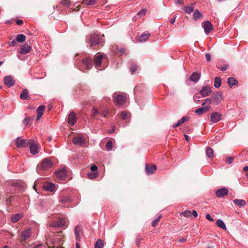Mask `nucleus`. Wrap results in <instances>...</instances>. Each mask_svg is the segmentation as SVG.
<instances>
[{
    "label": "nucleus",
    "instance_id": "nucleus-1",
    "mask_svg": "<svg viewBox=\"0 0 248 248\" xmlns=\"http://www.w3.org/2000/svg\"><path fill=\"white\" fill-rule=\"evenodd\" d=\"M104 35L94 33L86 36V42L90 44L91 46L96 45L102 46L104 43Z\"/></svg>",
    "mask_w": 248,
    "mask_h": 248
},
{
    "label": "nucleus",
    "instance_id": "nucleus-2",
    "mask_svg": "<svg viewBox=\"0 0 248 248\" xmlns=\"http://www.w3.org/2000/svg\"><path fill=\"white\" fill-rule=\"evenodd\" d=\"M222 99V96L221 94H213L211 98H207L204 101L202 106L209 105L211 103L217 105L221 102Z\"/></svg>",
    "mask_w": 248,
    "mask_h": 248
},
{
    "label": "nucleus",
    "instance_id": "nucleus-3",
    "mask_svg": "<svg viewBox=\"0 0 248 248\" xmlns=\"http://www.w3.org/2000/svg\"><path fill=\"white\" fill-rule=\"evenodd\" d=\"M73 142L75 145L81 146L85 143V140L82 135L77 134L73 137Z\"/></svg>",
    "mask_w": 248,
    "mask_h": 248
},
{
    "label": "nucleus",
    "instance_id": "nucleus-4",
    "mask_svg": "<svg viewBox=\"0 0 248 248\" xmlns=\"http://www.w3.org/2000/svg\"><path fill=\"white\" fill-rule=\"evenodd\" d=\"M53 166V163L50 159L46 158L42 160L40 168L42 170H46Z\"/></svg>",
    "mask_w": 248,
    "mask_h": 248
},
{
    "label": "nucleus",
    "instance_id": "nucleus-5",
    "mask_svg": "<svg viewBox=\"0 0 248 248\" xmlns=\"http://www.w3.org/2000/svg\"><path fill=\"white\" fill-rule=\"evenodd\" d=\"M31 143V140H23L21 137H18L16 140V144L18 148H24Z\"/></svg>",
    "mask_w": 248,
    "mask_h": 248
},
{
    "label": "nucleus",
    "instance_id": "nucleus-6",
    "mask_svg": "<svg viewBox=\"0 0 248 248\" xmlns=\"http://www.w3.org/2000/svg\"><path fill=\"white\" fill-rule=\"evenodd\" d=\"M103 56L104 54L97 53L94 56V63L95 67L97 70H101L99 68L101 66Z\"/></svg>",
    "mask_w": 248,
    "mask_h": 248
},
{
    "label": "nucleus",
    "instance_id": "nucleus-7",
    "mask_svg": "<svg viewBox=\"0 0 248 248\" xmlns=\"http://www.w3.org/2000/svg\"><path fill=\"white\" fill-rule=\"evenodd\" d=\"M202 25L206 34H208L214 29L213 25L209 21H206L202 23Z\"/></svg>",
    "mask_w": 248,
    "mask_h": 248
},
{
    "label": "nucleus",
    "instance_id": "nucleus-8",
    "mask_svg": "<svg viewBox=\"0 0 248 248\" xmlns=\"http://www.w3.org/2000/svg\"><path fill=\"white\" fill-rule=\"evenodd\" d=\"M126 101V97L123 94H118L114 98V102L118 105H123Z\"/></svg>",
    "mask_w": 248,
    "mask_h": 248
},
{
    "label": "nucleus",
    "instance_id": "nucleus-9",
    "mask_svg": "<svg viewBox=\"0 0 248 248\" xmlns=\"http://www.w3.org/2000/svg\"><path fill=\"white\" fill-rule=\"evenodd\" d=\"M4 84L8 87L13 86L15 83V81L11 76H5L3 79Z\"/></svg>",
    "mask_w": 248,
    "mask_h": 248
},
{
    "label": "nucleus",
    "instance_id": "nucleus-10",
    "mask_svg": "<svg viewBox=\"0 0 248 248\" xmlns=\"http://www.w3.org/2000/svg\"><path fill=\"white\" fill-rule=\"evenodd\" d=\"M82 64L85 66L87 70L92 68L93 65V60L89 58H86L82 60Z\"/></svg>",
    "mask_w": 248,
    "mask_h": 248
},
{
    "label": "nucleus",
    "instance_id": "nucleus-11",
    "mask_svg": "<svg viewBox=\"0 0 248 248\" xmlns=\"http://www.w3.org/2000/svg\"><path fill=\"white\" fill-rule=\"evenodd\" d=\"M77 118L76 116V114L74 112H71L68 117L67 122L68 124L71 126H73L76 122Z\"/></svg>",
    "mask_w": 248,
    "mask_h": 248
},
{
    "label": "nucleus",
    "instance_id": "nucleus-12",
    "mask_svg": "<svg viewBox=\"0 0 248 248\" xmlns=\"http://www.w3.org/2000/svg\"><path fill=\"white\" fill-rule=\"evenodd\" d=\"M229 191L228 189L225 187H223L218 189L216 192L217 197L218 198H222L225 195L228 194Z\"/></svg>",
    "mask_w": 248,
    "mask_h": 248
},
{
    "label": "nucleus",
    "instance_id": "nucleus-13",
    "mask_svg": "<svg viewBox=\"0 0 248 248\" xmlns=\"http://www.w3.org/2000/svg\"><path fill=\"white\" fill-rule=\"evenodd\" d=\"M157 167L155 165H149L147 164L145 166V171L148 175H151L154 173L156 170Z\"/></svg>",
    "mask_w": 248,
    "mask_h": 248
},
{
    "label": "nucleus",
    "instance_id": "nucleus-14",
    "mask_svg": "<svg viewBox=\"0 0 248 248\" xmlns=\"http://www.w3.org/2000/svg\"><path fill=\"white\" fill-rule=\"evenodd\" d=\"M221 115L220 113L215 112L211 114L210 120L213 123L218 122L221 118Z\"/></svg>",
    "mask_w": 248,
    "mask_h": 248
},
{
    "label": "nucleus",
    "instance_id": "nucleus-15",
    "mask_svg": "<svg viewBox=\"0 0 248 248\" xmlns=\"http://www.w3.org/2000/svg\"><path fill=\"white\" fill-rule=\"evenodd\" d=\"M31 49L30 46L28 44L22 45L20 47V53L21 54H27L29 53Z\"/></svg>",
    "mask_w": 248,
    "mask_h": 248
},
{
    "label": "nucleus",
    "instance_id": "nucleus-16",
    "mask_svg": "<svg viewBox=\"0 0 248 248\" xmlns=\"http://www.w3.org/2000/svg\"><path fill=\"white\" fill-rule=\"evenodd\" d=\"M43 189L52 192L55 190V186L51 183H46L43 186Z\"/></svg>",
    "mask_w": 248,
    "mask_h": 248
},
{
    "label": "nucleus",
    "instance_id": "nucleus-17",
    "mask_svg": "<svg viewBox=\"0 0 248 248\" xmlns=\"http://www.w3.org/2000/svg\"><path fill=\"white\" fill-rule=\"evenodd\" d=\"M29 145L30 152L32 154L35 155L38 153V145L37 144L33 142V141L31 140V143H30Z\"/></svg>",
    "mask_w": 248,
    "mask_h": 248
},
{
    "label": "nucleus",
    "instance_id": "nucleus-18",
    "mask_svg": "<svg viewBox=\"0 0 248 248\" xmlns=\"http://www.w3.org/2000/svg\"><path fill=\"white\" fill-rule=\"evenodd\" d=\"M63 180L67 179L68 180L71 179V171L68 170V168L63 166Z\"/></svg>",
    "mask_w": 248,
    "mask_h": 248
},
{
    "label": "nucleus",
    "instance_id": "nucleus-19",
    "mask_svg": "<svg viewBox=\"0 0 248 248\" xmlns=\"http://www.w3.org/2000/svg\"><path fill=\"white\" fill-rule=\"evenodd\" d=\"M46 107L45 106L42 105L39 107L37 109V116L36 118V120H38L43 115L44 112L45 111Z\"/></svg>",
    "mask_w": 248,
    "mask_h": 248
},
{
    "label": "nucleus",
    "instance_id": "nucleus-20",
    "mask_svg": "<svg viewBox=\"0 0 248 248\" xmlns=\"http://www.w3.org/2000/svg\"><path fill=\"white\" fill-rule=\"evenodd\" d=\"M31 229H28V230L24 231L22 233L21 239L23 241H25L26 239L30 237V236H31Z\"/></svg>",
    "mask_w": 248,
    "mask_h": 248
},
{
    "label": "nucleus",
    "instance_id": "nucleus-21",
    "mask_svg": "<svg viewBox=\"0 0 248 248\" xmlns=\"http://www.w3.org/2000/svg\"><path fill=\"white\" fill-rule=\"evenodd\" d=\"M193 16L194 19L196 21L202 19L203 17L202 14L198 9L194 11Z\"/></svg>",
    "mask_w": 248,
    "mask_h": 248
},
{
    "label": "nucleus",
    "instance_id": "nucleus-22",
    "mask_svg": "<svg viewBox=\"0 0 248 248\" xmlns=\"http://www.w3.org/2000/svg\"><path fill=\"white\" fill-rule=\"evenodd\" d=\"M151 34L148 32H144L142 33L139 39L140 42H145L150 37Z\"/></svg>",
    "mask_w": 248,
    "mask_h": 248
},
{
    "label": "nucleus",
    "instance_id": "nucleus-23",
    "mask_svg": "<svg viewBox=\"0 0 248 248\" xmlns=\"http://www.w3.org/2000/svg\"><path fill=\"white\" fill-rule=\"evenodd\" d=\"M120 116L124 120H127L131 117V114L127 111H123L120 112Z\"/></svg>",
    "mask_w": 248,
    "mask_h": 248
},
{
    "label": "nucleus",
    "instance_id": "nucleus-24",
    "mask_svg": "<svg viewBox=\"0 0 248 248\" xmlns=\"http://www.w3.org/2000/svg\"><path fill=\"white\" fill-rule=\"evenodd\" d=\"M209 107L208 106H205L203 108H200L196 109L195 110V112L199 115H201L206 112H207L209 109Z\"/></svg>",
    "mask_w": 248,
    "mask_h": 248
},
{
    "label": "nucleus",
    "instance_id": "nucleus-25",
    "mask_svg": "<svg viewBox=\"0 0 248 248\" xmlns=\"http://www.w3.org/2000/svg\"><path fill=\"white\" fill-rule=\"evenodd\" d=\"M23 217V215L21 214H16L12 215L11 217V221L13 223L17 222L20 219H21Z\"/></svg>",
    "mask_w": 248,
    "mask_h": 248
},
{
    "label": "nucleus",
    "instance_id": "nucleus-26",
    "mask_svg": "<svg viewBox=\"0 0 248 248\" xmlns=\"http://www.w3.org/2000/svg\"><path fill=\"white\" fill-rule=\"evenodd\" d=\"M200 78V75L197 72H194L190 77V80L196 83L199 80Z\"/></svg>",
    "mask_w": 248,
    "mask_h": 248
},
{
    "label": "nucleus",
    "instance_id": "nucleus-27",
    "mask_svg": "<svg viewBox=\"0 0 248 248\" xmlns=\"http://www.w3.org/2000/svg\"><path fill=\"white\" fill-rule=\"evenodd\" d=\"M194 5L193 3L190 4L189 6H185L184 7V10L187 14H189L192 12L194 11Z\"/></svg>",
    "mask_w": 248,
    "mask_h": 248
},
{
    "label": "nucleus",
    "instance_id": "nucleus-28",
    "mask_svg": "<svg viewBox=\"0 0 248 248\" xmlns=\"http://www.w3.org/2000/svg\"><path fill=\"white\" fill-rule=\"evenodd\" d=\"M62 219H59L57 221H54L52 222L51 224L50 225V226L54 227V228H60L61 227L62 225Z\"/></svg>",
    "mask_w": 248,
    "mask_h": 248
},
{
    "label": "nucleus",
    "instance_id": "nucleus-29",
    "mask_svg": "<svg viewBox=\"0 0 248 248\" xmlns=\"http://www.w3.org/2000/svg\"><path fill=\"white\" fill-rule=\"evenodd\" d=\"M233 202L239 207H243L246 204V202L243 200L235 199L233 201Z\"/></svg>",
    "mask_w": 248,
    "mask_h": 248
},
{
    "label": "nucleus",
    "instance_id": "nucleus-30",
    "mask_svg": "<svg viewBox=\"0 0 248 248\" xmlns=\"http://www.w3.org/2000/svg\"><path fill=\"white\" fill-rule=\"evenodd\" d=\"M206 154L209 158H213L214 157L213 150L210 147H208L206 149Z\"/></svg>",
    "mask_w": 248,
    "mask_h": 248
},
{
    "label": "nucleus",
    "instance_id": "nucleus-31",
    "mask_svg": "<svg viewBox=\"0 0 248 248\" xmlns=\"http://www.w3.org/2000/svg\"><path fill=\"white\" fill-rule=\"evenodd\" d=\"M228 83L230 86L232 87V85L237 83V80L234 78L231 77L228 78Z\"/></svg>",
    "mask_w": 248,
    "mask_h": 248
},
{
    "label": "nucleus",
    "instance_id": "nucleus-32",
    "mask_svg": "<svg viewBox=\"0 0 248 248\" xmlns=\"http://www.w3.org/2000/svg\"><path fill=\"white\" fill-rule=\"evenodd\" d=\"M16 39L17 42L22 43L25 40L26 36L22 34H19L17 35Z\"/></svg>",
    "mask_w": 248,
    "mask_h": 248
},
{
    "label": "nucleus",
    "instance_id": "nucleus-33",
    "mask_svg": "<svg viewBox=\"0 0 248 248\" xmlns=\"http://www.w3.org/2000/svg\"><path fill=\"white\" fill-rule=\"evenodd\" d=\"M217 225L220 228H222V229L225 230H226V227L224 223V222L220 219H218L217 220Z\"/></svg>",
    "mask_w": 248,
    "mask_h": 248
},
{
    "label": "nucleus",
    "instance_id": "nucleus-34",
    "mask_svg": "<svg viewBox=\"0 0 248 248\" xmlns=\"http://www.w3.org/2000/svg\"><path fill=\"white\" fill-rule=\"evenodd\" d=\"M200 93H211V88L208 85L203 86Z\"/></svg>",
    "mask_w": 248,
    "mask_h": 248
},
{
    "label": "nucleus",
    "instance_id": "nucleus-35",
    "mask_svg": "<svg viewBox=\"0 0 248 248\" xmlns=\"http://www.w3.org/2000/svg\"><path fill=\"white\" fill-rule=\"evenodd\" d=\"M103 241L100 239H98L95 244L94 248H103Z\"/></svg>",
    "mask_w": 248,
    "mask_h": 248
},
{
    "label": "nucleus",
    "instance_id": "nucleus-36",
    "mask_svg": "<svg viewBox=\"0 0 248 248\" xmlns=\"http://www.w3.org/2000/svg\"><path fill=\"white\" fill-rule=\"evenodd\" d=\"M221 85V78L219 77H216L214 80V86L218 88Z\"/></svg>",
    "mask_w": 248,
    "mask_h": 248
},
{
    "label": "nucleus",
    "instance_id": "nucleus-37",
    "mask_svg": "<svg viewBox=\"0 0 248 248\" xmlns=\"http://www.w3.org/2000/svg\"><path fill=\"white\" fill-rule=\"evenodd\" d=\"M79 227L78 226H75V227L74 228L75 235L78 241H79L80 240V237L79 236Z\"/></svg>",
    "mask_w": 248,
    "mask_h": 248
},
{
    "label": "nucleus",
    "instance_id": "nucleus-38",
    "mask_svg": "<svg viewBox=\"0 0 248 248\" xmlns=\"http://www.w3.org/2000/svg\"><path fill=\"white\" fill-rule=\"evenodd\" d=\"M56 177L59 180H62V169H60L56 171L55 173Z\"/></svg>",
    "mask_w": 248,
    "mask_h": 248
},
{
    "label": "nucleus",
    "instance_id": "nucleus-39",
    "mask_svg": "<svg viewBox=\"0 0 248 248\" xmlns=\"http://www.w3.org/2000/svg\"><path fill=\"white\" fill-rule=\"evenodd\" d=\"M69 225V220L63 215V230L65 229Z\"/></svg>",
    "mask_w": 248,
    "mask_h": 248
},
{
    "label": "nucleus",
    "instance_id": "nucleus-40",
    "mask_svg": "<svg viewBox=\"0 0 248 248\" xmlns=\"http://www.w3.org/2000/svg\"><path fill=\"white\" fill-rule=\"evenodd\" d=\"M161 218H162V215H159L156 219H155L153 221L152 223V226L153 227H155Z\"/></svg>",
    "mask_w": 248,
    "mask_h": 248
},
{
    "label": "nucleus",
    "instance_id": "nucleus-41",
    "mask_svg": "<svg viewBox=\"0 0 248 248\" xmlns=\"http://www.w3.org/2000/svg\"><path fill=\"white\" fill-rule=\"evenodd\" d=\"M96 0H83V3L84 4L91 5L95 3Z\"/></svg>",
    "mask_w": 248,
    "mask_h": 248
},
{
    "label": "nucleus",
    "instance_id": "nucleus-42",
    "mask_svg": "<svg viewBox=\"0 0 248 248\" xmlns=\"http://www.w3.org/2000/svg\"><path fill=\"white\" fill-rule=\"evenodd\" d=\"M17 41L16 40V39H13L11 41H9L8 43H7V44L8 45V46L9 47H11V46H15L17 45Z\"/></svg>",
    "mask_w": 248,
    "mask_h": 248
},
{
    "label": "nucleus",
    "instance_id": "nucleus-43",
    "mask_svg": "<svg viewBox=\"0 0 248 248\" xmlns=\"http://www.w3.org/2000/svg\"><path fill=\"white\" fill-rule=\"evenodd\" d=\"M181 216H184L186 217H190L191 216V212L189 210H185L184 212L180 213Z\"/></svg>",
    "mask_w": 248,
    "mask_h": 248
},
{
    "label": "nucleus",
    "instance_id": "nucleus-44",
    "mask_svg": "<svg viewBox=\"0 0 248 248\" xmlns=\"http://www.w3.org/2000/svg\"><path fill=\"white\" fill-rule=\"evenodd\" d=\"M113 143L111 140H108L106 145L107 150L111 151L112 149Z\"/></svg>",
    "mask_w": 248,
    "mask_h": 248
},
{
    "label": "nucleus",
    "instance_id": "nucleus-45",
    "mask_svg": "<svg viewBox=\"0 0 248 248\" xmlns=\"http://www.w3.org/2000/svg\"><path fill=\"white\" fill-rule=\"evenodd\" d=\"M137 66L136 64L132 63L130 67V70L131 71V74H134L135 72L137 70Z\"/></svg>",
    "mask_w": 248,
    "mask_h": 248
},
{
    "label": "nucleus",
    "instance_id": "nucleus-46",
    "mask_svg": "<svg viewBox=\"0 0 248 248\" xmlns=\"http://www.w3.org/2000/svg\"><path fill=\"white\" fill-rule=\"evenodd\" d=\"M146 10L145 9H142L137 13V16L139 17L144 16L146 13Z\"/></svg>",
    "mask_w": 248,
    "mask_h": 248
},
{
    "label": "nucleus",
    "instance_id": "nucleus-47",
    "mask_svg": "<svg viewBox=\"0 0 248 248\" xmlns=\"http://www.w3.org/2000/svg\"><path fill=\"white\" fill-rule=\"evenodd\" d=\"M217 66L221 71H225L229 67V65L228 64H225L223 65V66H220L219 65H217Z\"/></svg>",
    "mask_w": 248,
    "mask_h": 248
},
{
    "label": "nucleus",
    "instance_id": "nucleus-48",
    "mask_svg": "<svg viewBox=\"0 0 248 248\" xmlns=\"http://www.w3.org/2000/svg\"><path fill=\"white\" fill-rule=\"evenodd\" d=\"M189 120V117L188 116H184L181 119L178 121L180 124L181 125L186 122H187Z\"/></svg>",
    "mask_w": 248,
    "mask_h": 248
},
{
    "label": "nucleus",
    "instance_id": "nucleus-49",
    "mask_svg": "<svg viewBox=\"0 0 248 248\" xmlns=\"http://www.w3.org/2000/svg\"><path fill=\"white\" fill-rule=\"evenodd\" d=\"M20 98L22 100H29L31 99V96L29 94H20Z\"/></svg>",
    "mask_w": 248,
    "mask_h": 248
},
{
    "label": "nucleus",
    "instance_id": "nucleus-50",
    "mask_svg": "<svg viewBox=\"0 0 248 248\" xmlns=\"http://www.w3.org/2000/svg\"><path fill=\"white\" fill-rule=\"evenodd\" d=\"M234 159V156H227L226 159V162L229 164L232 163L233 160Z\"/></svg>",
    "mask_w": 248,
    "mask_h": 248
},
{
    "label": "nucleus",
    "instance_id": "nucleus-51",
    "mask_svg": "<svg viewBox=\"0 0 248 248\" xmlns=\"http://www.w3.org/2000/svg\"><path fill=\"white\" fill-rule=\"evenodd\" d=\"M101 115L104 117H107L109 114V110L108 109H105L100 112Z\"/></svg>",
    "mask_w": 248,
    "mask_h": 248
},
{
    "label": "nucleus",
    "instance_id": "nucleus-52",
    "mask_svg": "<svg viewBox=\"0 0 248 248\" xmlns=\"http://www.w3.org/2000/svg\"><path fill=\"white\" fill-rule=\"evenodd\" d=\"M88 176L90 179H94L96 177L97 174L94 172H90L88 173Z\"/></svg>",
    "mask_w": 248,
    "mask_h": 248
},
{
    "label": "nucleus",
    "instance_id": "nucleus-53",
    "mask_svg": "<svg viewBox=\"0 0 248 248\" xmlns=\"http://www.w3.org/2000/svg\"><path fill=\"white\" fill-rule=\"evenodd\" d=\"M30 121V118H29V117H26V118H25L24 119L23 122V124H24L25 125H26V126L28 125V124H29V123Z\"/></svg>",
    "mask_w": 248,
    "mask_h": 248
},
{
    "label": "nucleus",
    "instance_id": "nucleus-54",
    "mask_svg": "<svg viewBox=\"0 0 248 248\" xmlns=\"http://www.w3.org/2000/svg\"><path fill=\"white\" fill-rule=\"evenodd\" d=\"M98 113V111L95 108H93L92 114V116L93 117H94L95 115H96Z\"/></svg>",
    "mask_w": 248,
    "mask_h": 248
},
{
    "label": "nucleus",
    "instance_id": "nucleus-55",
    "mask_svg": "<svg viewBox=\"0 0 248 248\" xmlns=\"http://www.w3.org/2000/svg\"><path fill=\"white\" fill-rule=\"evenodd\" d=\"M62 3L63 5H65L67 6H69L71 2L70 0H63Z\"/></svg>",
    "mask_w": 248,
    "mask_h": 248
},
{
    "label": "nucleus",
    "instance_id": "nucleus-56",
    "mask_svg": "<svg viewBox=\"0 0 248 248\" xmlns=\"http://www.w3.org/2000/svg\"><path fill=\"white\" fill-rule=\"evenodd\" d=\"M205 58L207 62H209L211 60V56L209 53L205 54Z\"/></svg>",
    "mask_w": 248,
    "mask_h": 248
},
{
    "label": "nucleus",
    "instance_id": "nucleus-57",
    "mask_svg": "<svg viewBox=\"0 0 248 248\" xmlns=\"http://www.w3.org/2000/svg\"><path fill=\"white\" fill-rule=\"evenodd\" d=\"M206 218L210 221H214V219L211 217L210 215L209 214H206Z\"/></svg>",
    "mask_w": 248,
    "mask_h": 248
},
{
    "label": "nucleus",
    "instance_id": "nucleus-58",
    "mask_svg": "<svg viewBox=\"0 0 248 248\" xmlns=\"http://www.w3.org/2000/svg\"><path fill=\"white\" fill-rule=\"evenodd\" d=\"M16 23L18 25H21L22 24H23V21L21 19H17L16 21Z\"/></svg>",
    "mask_w": 248,
    "mask_h": 248
},
{
    "label": "nucleus",
    "instance_id": "nucleus-59",
    "mask_svg": "<svg viewBox=\"0 0 248 248\" xmlns=\"http://www.w3.org/2000/svg\"><path fill=\"white\" fill-rule=\"evenodd\" d=\"M97 170V167L95 165H93L91 167V170L93 172L95 171L96 170Z\"/></svg>",
    "mask_w": 248,
    "mask_h": 248
},
{
    "label": "nucleus",
    "instance_id": "nucleus-60",
    "mask_svg": "<svg viewBox=\"0 0 248 248\" xmlns=\"http://www.w3.org/2000/svg\"><path fill=\"white\" fill-rule=\"evenodd\" d=\"M62 201H63V203L64 202H68L70 201V199L69 197H63Z\"/></svg>",
    "mask_w": 248,
    "mask_h": 248
},
{
    "label": "nucleus",
    "instance_id": "nucleus-61",
    "mask_svg": "<svg viewBox=\"0 0 248 248\" xmlns=\"http://www.w3.org/2000/svg\"><path fill=\"white\" fill-rule=\"evenodd\" d=\"M176 3L177 4L183 5L184 4V1L183 0H177Z\"/></svg>",
    "mask_w": 248,
    "mask_h": 248
},
{
    "label": "nucleus",
    "instance_id": "nucleus-62",
    "mask_svg": "<svg viewBox=\"0 0 248 248\" xmlns=\"http://www.w3.org/2000/svg\"><path fill=\"white\" fill-rule=\"evenodd\" d=\"M142 240V238H140V237H138L136 239V244L137 245H140V241Z\"/></svg>",
    "mask_w": 248,
    "mask_h": 248
},
{
    "label": "nucleus",
    "instance_id": "nucleus-63",
    "mask_svg": "<svg viewBox=\"0 0 248 248\" xmlns=\"http://www.w3.org/2000/svg\"><path fill=\"white\" fill-rule=\"evenodd\" d=\"M191 215H192L195 217H196L198 216V213L196 210H193Z\"/></svg>",
    "mask_w": 248,
    "mask_h": 248
},
{
    "label": "nucleus",
    "instance_id": "nucleus-64",
    "mask_svg": "<svg viewBox=\"0 0 248 248\" xmlns=\"http://www.w3.org/2000/svg\"><path fill=\"white\" fill-rule=\"evenodd\" d=\"M176 16H174L173 18H171L170 20V23L171 24H173L174 23L175 21V19H176Z\"/></svg>",
    "mask_w": 248,
    "mask_h": 248
}]
</instances>
